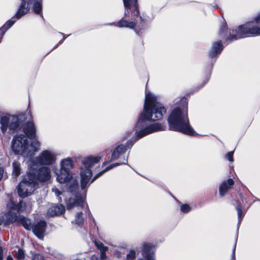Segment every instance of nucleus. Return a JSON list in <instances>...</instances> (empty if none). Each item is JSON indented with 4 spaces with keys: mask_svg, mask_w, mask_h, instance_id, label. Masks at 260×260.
<instances>
[{
    "mask_svg": "<svg viewBox=\"0 0 260 260\" xmlns=\"http://www.w3.org/2000/svg\"><path fill=\"white\" fill-rule=\"evenodd\" d=\"M166 112L165 108L157 101L155 95L151 93H146L143 111L140 114L136 126V134L138 138L161 130L160 124L156 123L150 125L149 122L161 119Z\"/></svg>",
    "mask_w": 260,
    "mask_h": 260,
    "instance_id": "f257e3e1",
    "label": "nucleus"
},
{
    "mask_svg": "<svg viewBox=\"0 0 260 260\" xmlns=\"http://www.w3.org/2000/svg\"><path fill=\"white\" fill-rule=\"evenodd\" d=\"M170 130L192 136L195 132L189 124L187 110L185 108L174 109L168 119Z\"/></svg>",
    "mask_w": 260,
    "mask_h": 260,
    "instance_id": "f03ea898",
    "label": "nucleus"
},
{
    "mask_svg": "<svg viewBox=\"0 0 260 260\" xmlns=\"http://www.w3.org/2000/svg\"><path fill=\"white\" fill-rule=\"evenodd\" d=\"M42 0H21V3L14 16L7 21L0 28V35L2 39L5 32L10 28L15 22L16 19H19L25 14H27L30 10V6L33 4V10L37 14L42 13Z\"/></svg>",
    "mask_w": 260,
    "mask_h": 260,
    "instance_id": "7ed1b4c3",
    "label": "nucleus"
},
{
    "mask_svg": "<svg viewBox=\"0 0 260 260\" xmlns=\"http://www.w3.org/2000/svg\"><path fill=\"white\" fill-rule=\"evenodd\" d=\"M125 8L124 16L117 24L119 27L134 28L139 22H142V19L139 16L137 0H123Z\"/></svg>",
    "mask_w": 260,
    "mask_h": 260,
    "instance_id": "20e7f679",
    "label": "nucleus"
},
{
    "mask_svg": "<svg viewBox=\"0 0 260 260\" xmlns=\"http://www.w3.org/2000/svg\"><path fill=\"white\" fill-rule=\"evenodd\" d=\"M40 146L39 142L36 139L28 145L27 138L23 135L15 136L12 142L13 151L16 154H21L25 157H30L32 155L40 149Z\"/></svg>",
    "mask_w": 260,
    "mask_h": 260,
    "instance_id": "39448f33",
    "label": "nucleus"
},
{
    "mask_svg": "<svg viewBox=\"0 0 260 260\" xmlns=\"http://www.w3.org/2000/svg\"><path fill=\"white\" fill-rule=\"evenodd\" d=\"M104 152L99 154V155L96 156H90L84 158L82 161V166L80 170L81 177V186L82 189H84L89 183L92 172L90 168L95 163H98L101 158L103 156Z\"/></svg>",
    "mask_w": 260,
    "mask_h": 260,
    "instance_id": "423d86ee",
    "label": "nucleus"
},
{
    "mask_svg": "<svg viewBox=\"0 0 260 260\" xmlns=\"http://www.w3.org/2000/svg\"><path fill=\"white\" fill-rule=\"evenodd\" d=\"M235 35H231L226 40L233 41L239 39L260 35V27L254 25L252 23H247L240 25L236 30Z\"/></svg>",
    "mask_w": 260,
    "mask_h": 260,
    "instance_id": "0eeeda50",
    "label": "nucleus"
},
{
    "mask_svg": "<svg viewBox=\"0 0 260 260\" xmlns=\"http://www.w3.org/2000/svg\"><path fill=\"white\" fill-rule=\"evenodd\" d=\"M60 170L56 172V179L60 183L68 182L72 178L71 170L73 168V161L70 158L62 160L60 164Z\"/></svg>",
    "mask_w": 260,
    "mask_h": 260,
    "instance_id": "6e6552de",
    "label": "nucleus"
},
{
    "mask_svg": "<svg viewBox=\"0 0 260 260\" xmlns=\"http://www.w3.org/2000/svg\"><path fill=\"white\" fill-rule=\"evenodd\" d=\"M28 175L33 180L45 182L48 181L51 178V170L46 166L32 167V164L30 165V168Z\"/></svg>",
    "mask_w": 260,
    "mask_h": 260,
    "instance_id": "1a4fd4ad",
    "label": "nucleus"
},
{
    "mask_svg": "<svg viewBox=\"0 0 260 260\" xmlns=\"http://www.w3.org/2000/svg\"><path fill=\"white\" fill-rule=\"evenodd\" d=\"M56 160L55 153L50 150H43L39 155L33 158L31 161L32 167H41V166H50L53 165Z\"/></svg>",
    "mask_w": 260,
    "mask_h": 260,
    "instance_id": "9d476101",
    "label": "nucleus"
},
{
    "mask_svg": "<svg viewBox=\"0 0 260 260\" xmlns=\"http://www.w3.org/2000/svg\"><path fill=\"white\" fill-rule=\"evenodd\" d=\"M38 183L27 174L18 186V193L21 198L30 195L38 187Z\"/></svg>",
    "mask_w": 260,
    "mask_h": 260,
    "instance_id": "9b49d317",
    "label": "nucleus"
},
{
    "mask_svg": "<svg viewBox=\"0 0 260 260\" xmlns=\"http://www.w3.org/2000/svg\"><path fill=\"white\" fill-rule=\"evenodd\" d=\"M1 129L3 133L7 128L11 131H16L20 125V119L18 117L14 115L4 116L1 118Z\"/></svg>",
    "mask_w": 260,
    "mask_h": 260,
    "instance_id": "f8f14e48",
    "label": "nucleus"
},
{
    "mask_svg": "<svg viewBox=\"0 0 260 260\" xmlns=\"http://www.w3.org/2000/svg\"><path fill=\"white\" fill-rule=\"evenodd\" d=\"M85 205L84 197L78 193H76L73 198H71L67 201L68 209H71L75 207L83 208Z\"/></svg>",
    "mask_w": 260,
    "mask_h": 260,
    "instance_id": "ddd939ff",
    "label": "nucleus"
},
{
    "mask_svg": "<svg viewBox=\"0 0 260 260\" xmlns=\"http://www.w3.org/2000/svg\"><path fill=\"white\" fill-rule=\"evenodd\" d=\"M127 148H128V146H124L123 145H118L117 147L115 148V149L113 151L110 160L109 161H105L103 164V166L106 165L111 161L117 159L119 157L120 154H121L123 153H124L126 151Z\"/></svg>",
    "mask_w": 260,
    "mask_h": 260,
    "instance_id": "4468645a",
    "label": "nucleus"
},
{
    "mask_svg": "<svg viewBox=\"0 0 260 260\" xmlns=\"http://www.w3.org/2000/svg\"><path fill=\"white\" fill-rule=\"evenodd\" d=\"M46 222L44 221H40L37 223L32 229L34 233L40 239L44 237L45 231Z\"/></svg>",
    "mask_w": 260,
    "mask_h": 260,
    "instance_id": "2eb2a0df",
    "label": "nucleus"
},
{
    "mask_svg": "<svg viewBox=\"0 0 260 260\" xmlns=\"http://www.w3.org/2000/svg\"><path fill=\"white\" fill-rule=\"evenodd\" d=\"M64 211V207L61 204L52 206L48 210L47 215L49 216H58L62 214Z\"/></svg>",
    "mask_w": 260,
    "mask_h": 260,
    "instance_id": "dca6fc26",
    "label": "nucleus"
},
{
    "mask_svg": "<svg viewBox=\"0 0 260 260\" xmlns=\"http://www.w3.org/2000/svg\"><path fill=\"white\" fill-rule=\"evenodd\" d=\"M232 179H229L226 181H223L219 186V194L220 196H224L228 190L230 189L234 184Z\"/></svg>",
    "mask_w": 260,
    "mask_h": 260,
    "instance_id": "f3484780",
    "label": "nucleus"
},
{
    "mask_svg": "<svg viewBox=\"0 0 260 260\" xmlns=\"http://www.w3.org/2000/svg\"><path fill=\"white\" fill-rule=\"evenodd\" d=\"M24 132L29 139L36 138V128L33 122H28L24 128Z\"/></svg>",
    "mask_w": 260,
    "mask_h": 260,
    "instance_id": "a211bd4d",
    "label": "nucleus"
},
{
    "mask_svg": "<svg viewBox=\"0 0 260 260\" xmlns=\"http://www.w3.org/2000/svg\"><path fill=\"white\" fill-rule=\"evenodd\" d=\"M223 49V46L220 41L213 44L209 52V56L214 57L219 55Z\"/></svg>",
    "mask_w": 260,
    "mask_h": 260,
    "instance_id": "6ab92c4d",
    "label": "nucleus"
},
{
    "mask_svg": "<svg viewBox=\"0 0 260 260\" xmlns=\"http://www.w3.org/2000/svg\"><path fill=\"white\" fill-rule=\"evenodd\" d=\"M15 221H17L19 224H22L26 230H30L31 228L30 220L23 216L19 215L18 216H16Z\"/></svg>",
    "mask_w": 260,
    "mask_h": 260,
    "instance_id": "aec40b11",
    "label": "nucleus"
},
{
    "mask_svg": "<svg viewBox=\"0 0 260 260\" xmlns=\"http://www.w3.org/2000/svg\"><path fill=\"white\" fill-rule=\"evenodd\" d=\"M13 166V172H12V176L13 178L15 180H16L17 177L21 173V168L20 164L17 161H14L12 164Z\"/></svg>",
    "mask_w": 260,
    "mask_h": 260,
    "instance_id": "412c9836",
    "label": "nucleus"
},
{
    "mask_svg": "<svg viewBox=\"0 0 260 260\" xmlns=\"http://www.w3.org/2000/svg\"><path fill=\"white\" fill-rule=\"evenodd\" d=\"M95 245L97 247V248L100 250L101 252V259H104L106 258V254L105 252L107 250L108 248L106 246H105L104 244L99 242V241H95Z\"/></svg>",
    "mask_w": 260,
    "mask_h": 260,
    "instance_id": "4be33fe9",
    "label": "nucleus"
},
{
    "mask_svg": "<svg viewBox=\"0 0 260 260\" xmlns=\"http://www.w3.org/2000/svg\"><path fill=\"white\" fill-rule=\"evenodd\" d=\"M118 165H119V164H118V163H115V164H114L110 165L109 166L107 167L105 169H104L103 171L100 172L98 174L95 175L94 176L93 179L91 181L90 183H92V182H93L95 180H96L99 177L102 176L106 172H107V171H108L113 169V168H114V167H115L116 166H118Z\"/></svg>",
    "mask_w": 260,
    "mask_h": 260,
    "instance_id": "5701e85b",
    "label": "nucleus"
},
{
    "mask_svg": "<svg viewBox=\"0 0 260 260\" xmlns=\"http://www.w3.org/2000/svg\"><path fill=\"white\" fill-rule=\"evenodd\" d=\"M236 208L238 212V218H239V223L241 220V218L244 216V213H243V212L242 211V206H241V205L240 203H237V204L236 206Z\"/></svg>",
    "mask_w": 260,
    "mask_h": 260,
    "instance_id": "b1692460",
    "label": "nucleus"
},
{
    "mask_svg": "<svg viewBox=\"0 0 260 260\" xmlns=\"http://www.w3.org/2000/svg\"><path fill=\"white\" fill-rule=\"evenodd\" d=\"M68 185V191L70 192H75L78 189V185L77 180L73 181L72 183L70 185Z\"/></svg>",
    "mask_w": 260,
    "mask_h": 260,
    "instance_id": "393cba45",
    "label": "nucleus"
},
{
    "mask_svg": "<svg viewBox=\"0 0 260 260\" xmlns=\"http://www.w3.org/2000/svg\"><path fill=\"white\" fill-rule=\"evenodd\" d=\"M74 222L79 225L83 223V218L82 212H78L76 214Z\"/></svg>",
    "mask_w": 260,
    "mask_h": 260,
    "instance_id": "a878e982",
    "label": "nucleus"
},
{
    "mask_svg": "<svg viewBox=\"0 0 260 260\" xmlns=\"http://www.w3.org/2000/svg\"><path fill=\"white\" fill-rule=\"evenodd\" d=\"M9 208L12 207L10 213H14L15 211L18 212L19 211V206L18 205L14 204L12 202L8 205Z\"/></svg>",
    "mask_w": 260,
    "mask_h": 260,
    "instance_id": "bb28decb",
    "label": "nucleus"
},
{
    "mask_svg": "<svg viewBox=\"0 0 260 260\" xmlns=\"http://www.w3.org/2000/svg\"><path fill=\"white\" fill-rule=\"evenodd\" d=\"M16 257L18 260H22L25 257V253L24 251L21 249H19L16 254Z\"/></svg>",
    "mask_w": 260,
    "mask_h": 260,
    "instance_id": "cd10ccee",
    "label": "nucleus"
},
{
    "mask_svg": "<svg viewBox=\"0 0 260 260\" xmlns=\"http://www.w3.org/2000/svg\"><path fill=\"white\" fill-rule=\"evenodd\" d=\"M136 253L134 250H131L126 255L127 260H133L135 258Z\"/></svg>",
    "mask_w": 260,
    "mask_h": 260,
    "instance_id": "c85d7f7f",
    "label": "nucleus"
},
{
    "mask_svg": "<svg viewBox=\"0 0 260 260\" xmlns=\"http://www.w3.org/2000/svg\"><path fill=\"white\" fill-rule=\"evenodd\" d=\"M226 24L224 23L221 26L219 31V35L221 36V37H224L225 35V32L226 31Z\"/></svg>",
    "mask_w": 260,
    "mask_h": 260,
    "instance_id": "c756f323",
    "label": "nucleus"
},
{
    "mask_svg": "<svg viewBox=\"0 0 260 260\" xmlns=\"http://www.w3.org/2000/svg\"><path fill=\"white\" fill-rule=\"evenodd\" d=\"M181 211L183 213H187L190 210V207L189 205L184 204L181 206Z\"/></svg>",
    "mask_w": 260,
    "mask_h": 260,
    "instance_id": "7c9ffc66",
    "label": "nucleus"
},
{
    "mask_svg": "<svg viewBox=\"0 0 260 260\" xmlns=\"http://www.w3.org/2000/svg\"><path fill=\"white\" fill-rule=\"evenodd\" d=\"M53 191L55 192V195L58 198V200L59 202H61V198L60 197V196L62 194V192H61L57 188H52Z\"/></svg>",
    "mask_w": 260,
    "mask_h": 260,
    "instance_id": "2f4dec72",
    "label": "nucleus"
},
{
    "mask_svg": "<svg viewBox=\"0 0 260 260\" xmlns=\"http://www.w3.org/2000/svg\"><path fill=\"white\" fill-rule=\"evenodd\" d=\"M233 154L234 151H231L227 153L225 155V158L229 161L233 162L234 161Z\"/></svg>",
    "mask_w": 260,
    "mask_h": 260,
    "instance_id": "473e14b6",
    "label": "nucleus"
},
{
    "mask_svg": "<svg viewBox=\"0 0 260 260\" xmlns=\"http://www.w3.org/2000/svg\"><path fill=\"white\" fill-rule=\"evenodd\" d=\"M32 260H44V259L41 255L36 254L33 256Z\"/></svg>",
    "mask_w": 260,
    "mask_h": 260,
    "instance_id": "72a5a7b5",
    "label": "nucleus"
},
{
    "mask_svg": "<svg viewBox=\"0 0 260 260\" xmlns=\"http://www.w3.org/2000/svg\"><path fill=\"white\" fill-rule=\"evenodd\" d=\"M235 249H236V244H235L234 248L233 249L232 255V260H236V257H235Z\"/></svg>",
    "mask_w": 260,
    "mask_h": 260,
    "instance_id": "f704fd0d",
    "label": "nucleus"
},
{
    "mask_svg": "<svg viewBox=\"0 0 260 260\" xmlns=\"http://www.w3.org/2000/svg\"><path fill=\"white\" fill-rule=\"evenodd\" d=\"M4 173V170L3 168H0V180L2 179Z\"/></svg>",
    "mask_w": 260,
    "mask_h": 260,
    "instance_id": "c9c22d12",
    "label": "nucleus"
},
{
    "mask_svg": "<svg viewBox=\"0 0 260 260\" xmlns=\"http://www.w3.org/2000/svg\"><path fill=\"white\" fill-rule=\"evenodd\" d=\"M255 20L257 23H260V13L255 17Z\"/></svg>",
    "mask_w": 260,
    "mask_h": 260,
    "instance_id": "e433bc0d",
    "label": "nucleus"
},
{
    "mask_svg": "<svg viewBox=\"0 0 260 260\" xmlns=\"http://www.w3.org/2000/svg\"><path fill=\"white\" fill-rule=\"evenodd\" d=\"M3 249L1 247H0V260H3Z\"/></svg>",
    "mask_w": 260,
    "mask_h": 260,
    "instance_id": "4c0bfd02",
    "label": "nucleus"
},
{
    "mask_svg": "<svg viewBox=\"0 0 260 260\" xmlns=\"http://www.w3.org/2000/svg\"><path fill=\"white\" fill-rule=\"evenodd\" d=\"M7 260H14L11 255H9L7 257Z\"/></svg>",
    "mask_w": 260,
    "mask_h": 260,
    "instance_id": "58836bf2",
    "label": "nucleus"
},
{
    "mask_svg": "<svg viewBox=\"0 0 260 260\" xmlns=\"http://www.w3.org/2000/svg\"><path fill=\"white\" fill-rule=\"evenodd\" d=\"M91 260H97L98 259V257L94 255H92L91 256Z\"/></svg>",
    "mask_w": 260,
    "mask_h": 260,
    "instance_id": "ea45409f",
    "label": "nucleus"
},
{
    "mask_svg": "<svg viewBox=\"0 0 260 260\" xmlns=\"http://www.w3.org/2000/svg\"><path fill=\"white\" fill-rule=\"evenodd\" d=\"M65 38H66V37L64 36V37H63V40H64V39H65Z\"/></svg>",
    "mask_w": 260,
    "mask_h": 260,
    "instance_id": "a19ab883",
    "label": "nucleus"
}]
</instances>
